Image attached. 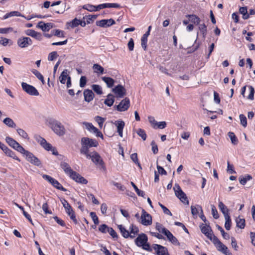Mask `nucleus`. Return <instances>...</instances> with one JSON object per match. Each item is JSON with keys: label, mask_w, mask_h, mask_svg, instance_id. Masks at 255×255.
I'll return each mask as SVG.
<instances>
[{"label": "nucleus", "mask_w": 255, "mask_h": 255, "mask_svg": "<svg viewBox=\"0 0 255 255\" xmlns=\"http://www.w3.org/2000/svg\"><path fill=\"white\" fill-rule=\"evenodd\" d=\"M165 235L167 237L168 240L173 244L175 245H179V243L177 239L172 235V234L169 230Z\"/></svg>", "instance_id": "obj_30"}, {"label": "nucleus", "mask_w": 255, "mask_h": 255, "mask_svg": "<svg viewBox=\"0 0 255 255\" xmlns=\"http://www.w3.org/2000/svg\"><path fill=\"white\" fill-rule=\"evenodd\" d=\"M92 90L98 95L103 94L102 88L99 85H93L92 86Z\"/></svg>", "instance_id": "obj_46"}, {"label": "nucleus", "mask_w": 255, "mask_h": 255, "mask_svg": "<svg viewBox=\"0 0 255 255\" xmlns=\"http://www.w3.org/2000/svg\"><path fill=\"white\" fill-rule=\"evenodd\" d=\"M129 237L131 239L134 238L135 237V235L137 234L139 232L138 228L134 226L133 225H131L129 228Z\"/></svg>", "instance_id": "obj_32"}, {"label": "nucleus", "mask_w": 255, "mask_h": 255, "mask_svg": "<svg viewBox=\"0 0 255 255\" xmlns=\"http://www.w3.org/2000/svg\"><path fill=\"white\" fill-rule=\"evenodd\" d=\"M140 223L144 226H149L152 224V217L144 209L142 210V214L140 217Z\"/></svg>", "instance_id": "obj_16"}, {"label": "nucleus", "mask_w": 255, "mask_h": 255, "mask_svg": "<svg viewBox=\"0 0 255 255\" xmlns=\"http://www.w3.org/2000/svg\"><path fill=\"white\" fill-rule=\"evenodd\" d=\"M225 219V228L226 230H229L231 226V219L230 216L224 217Z\"/></svg>", "instance_id": "obj_50"}, {"label": "nucleus", "mask_w": 255, "mask_h": 255, "mask_svg": "<svg viewBox=\"0 0 255 255\" xmlns=\"http://www.w3.org/2000/svg\"><path fill=\"white\" fill-rule=\"evenodd\" d=\"M32 72L39 80L43 83H44V78L39 71L36 70H33Z\"/></svg>", "instance_id": "obj_56"}, {"label": "nucleus", "mask_w": 255, "mask_h": 255, "mask_svg": "<svg viewBox=\"0 0 255 255\" xmlns=\"http://www.w3.org/2000/svg\"><path fill=\"white\" fill-rule=\"evenodd\" d=\"M153 248L156 251L158 255H169L167 249L163 246L157 244H154Z\"/></svg>", "instance_id": "obj_22"}, {"label": "nucleus", "mask_w": 255, "mask_h": 255, "mask_svg": "<svg viewBox=\"0 0 255 255\" xmlns=\"http://www.w3.org/2000/svg\"><path fill=\"white\" fill-rule=\"evenodd\" d=\"M249 88L250 89V92L248 98L249 99L253 100H254V97L255 90L254 87L252 86H249Z\"/></svg>", "instance_id": "obj_62"}, {"label": "nucleus", "mask_w": 255, "mask_h": 255, "mask_svg": "<svg viewBox=\"0 0 255 255\" xmlns=\"http://www.w3.org/2000/svg\"><path fill=\"white\" fill-rule=\"evenodd\" d=\"M136 133L139 136L142 138L143 140H145L147 136L145 131L143 129L141 128H138L136 131Z\"/></svg>", "instance_id": "obj_53"}, {"label": "nucleus", "mask_w": 255, "mask_h": 255, "mask_svg": "<svg viewBox=\"0 0 255 255\" xmlns=\"http://www.w3.org/2000/svg\"><path fill=\"white\" fill-rule=\"evenodd\" d=\"M87 82V78L85 76H82L80 79V86L83 88L85 86Z\"/></svg>", "instance_id": "obj_64"}, {"label": "nucleus", "mask_w": 255, "mask_h": 255, "mask_svg": "<svg viewBox=\"0 0 255 255\" xmlns=\"http://www.w3.org/2000/svg\"><path fill=\"white\" fill-rule=\"evenodd\" d=\"M119 229L120 230L122 236L125 238H128L129 237V232L122 225H118V226Z\"/></svg>", "instance_id": "obj_41"}, {"label": "nucleus", "mask_w": 255, "mask_h": 255, "mask_svg": "<svg viewBox=\"0 0 255 255\" xmlns=\"http://www.w3.org/2000/svg\"><path fill=\"white\" fill-rule=\"evenodd\" d=\"M109 228V227L106 224H102L99 227V230L103 233H106L108 232Z\"/></svg>", "instance_id": "obj_60"}, {"label": "nucleus", "mask_w": 255, "mask_h": 255, "mask_svg": "<svg viewBox=\"0 0 255 255\" xmlns=\"http://www.w3.org/2000/svg\"><path fill=\"white\" fill-rule=\"evenodd\" d=\"M155 228L159 232L162 233L164 235H165L168 231V230L165 228L161 224L158 223L156 224Z\"/></svg>", "instance_id": "obj_44"}, {"label": "nucleus", "mask_w": 255, "mask_h": 255, "mask_svg": "<svg viewBox=\"0 0 255 255\" xmlns=\"http://www.w3.org/2000/svg\"><path fill=\"white\" fill-rule=\"evenodd\" d=\"M85 156L87 159H91L96 165L101 166L102 168H105L103 160L98 152H90Z\"/></svg>", "instance_id": "obj_7"}, {"label": "nucleus", "mask_w": 255, "mask_h": 255, "mask_svg": "<svg viewBox=\"0 0 255 255\" xmlns=\"http://www.w3.org/2000/svg\"><path fill=\"white\" fill-rule=\"evenodd\" d=\"M60 167L63 170L65 174L75 182L83 184H87V180L77 172L73 170L67 163L61 162L60 163Z\"/></svg>", "instance_id": "obj_1"}, {"label": "nucleus", "mask_w": 255, "mask_h": 255, "mask_svg": "<svg viewBox=\"0 0 255 255\" xmlns=\"http://www.w3.org/2000/svg\"><path fill=\"white\" fill-rule=\"evenodd\" d=\"M115 102V97L112 94H109L107 98L104 101V104L107 105L108 107H111Z\"/></svg>", "instance_id": "obj_29"}, {"label": "nucleus", "mask_w": 255, "mask_h": 255, "mask_svg": "<svg viewBox=\"0 0 255 255\" xmlns=\"http://www.w3.org/2000/svg\"><path fill=\"white\" fill-rule=\"evenodd\" d=\"M211 209H212V214L213 217L216 219L219 218V214L218 213L217 209H216V207H215V206L214 205H211Z\"/></svg>", "instance_id": "obj_58"}, {"label": "nucleus", "mask_w": 255, "mask_h": 255, "mask_svg": "<svg viewBox=\"0 0 255 255\" xmlns=\"http://www.w3.org/2000/svg\"><path fill=\"white\" fill-rule=\"evenodd\" d=\"M198 25L200 33L202 35L203 38H205L207 34V26L205 23H200Z\"/></svg>", "instance_id": "obj_34"}, {"label": "nucleus", "mask_w": 255, "mask_h": 255, "mask_svg": "<svg viewBox=\"0 0 255 255\" xmlns=\"http://www.w3.org/2000/svg\"><path fill=\"white\" fill-rule=\"evenodd\" d=\"M84 96L85 100L90 102L93 100L94 94L92 90L87 89L84 91Z\"/></svg>", "instance_id": "obj_26"}, {"label": "nucleus", "mask_w": 255, "mask_h": 255, "mask_svg": "<svg viewBox=\"0 0 255 255\" xmlns=\"http://www.w3.org/2000/svg\"><path fill=\"white\" fill-rule=\"evenodd\" d=\"M228 135L229 137L231 139V140L232 141V143L234 144H237L238 143V139L237 137L236 136L234 133L232 132H229L228 133Z\"/></svg>", "instance_id": "obj_51"}, {"label": "nucleus", "mask_w": 255, "mask_h": 255, "mask_svg": "<svg viewBox=\"0 0 255 255\" xmlns=\"http://www.w3.org/2000/svg\"><path fill=\"white\" fill-rule=\"evenodd\" d=\"M213 243L219 252L225 255H232L228 248L221 243L218 238L214 239V241Z\"/></svg>", "instance_id": "obj_12"}, {"label": "nucleus", "mask_w": 255, "mask_h": 255, "mask_svg": "<svg viewBox=\"0 0 255 255\" xmlns=\"http://www.w3.org/2000/svg\"><path fill=\"white\" fill-rule=\"evenodd\" d=\"M5 141L7 144L12 148L17 150L21 154L24 152L25 149L21 146L18 142L9 136L5 137Z\"/></svg>", "instance_id": "obj_11"}, {"label": "nucleus", "mask_w": 255, "mask_h": 255, "mask_svg": "<svg viewBox=\"0 0 255 255\" xmlns=\"http://www.w3.org/2000/svg\"><path fill=\"white\" fill-rule=\"evenodd\" d=\"M95 120L98 123L99 127L102 128L103 125V123L105 121V119L97 116L95 117Z\"/></svg>", "instance_id": "obj_54"}, {"label": "nucleus", "mask_w": 255, "mask_h": 255, "mask_svg": "<svg viewBox=\"0 0 255 255\" xmlns=\"http://www.w3.org/2000/svg\"><path fill=\"white\" fill-rule=\"evenodd\" d=\"M219 208L224 215V217L230 216L229 214V209L221 201L219 202Z\"/></svg>", "instance_id": "obj_27"}, {"label": "nucleus", "mask_w": 255, "mask_h": 255, "mask_svg": "<svg viewBox=\"0 0 255 255\" xmlns=\"http://www.w3.org/2000/svg\"><path fill=\"white\" fill-rule=\"evenodd\" d=\"M25 33L26 35L28 36H30L32 37L36 38L37 39H39L41 37V34L39 33L32 29H27L25 31Z\"/></svg>", "instance_id": "obj_35"}, {"label": "nucleus", "mask_w": 255, "mask_h": 255, "mask_svg": "<svg viewBox=\"0 0 255 255\" xmlns=\"http://www.w3.org/2000/svg\"><path fill=\"white\" fill-rule=\"evenodd\" d=\"M82 8L84 9H86L90 12L96 11V6L91 4H87L83 5Z\"/></svg>", "instance_id": "obj_45"}, {"label": "nucleus", "mask_w": 255, "mask_h": 255, "mask_svg": "<svg viewBox=\"0 0 255 255\" xmlns=\"http://www.w3.org/2000/svg\"><path fill=\"white\" fill-rule=\"evenodd\" d=\"M217 227L218 229L221 232L223 237L225 239L228 240L230 238V236H229V234L228 233L225 232L224 230L221 227H220L219 225H217Z\"/></svg>", "instance_id": "obj_55"}, {"label": "nucleus", "mask_w": 255, "mask_h": 255, "mask_svg": "<svg viewBox=\"0 0 255 255\" xmlns=\"http://www.w3.org/2000/svg\"><path fill=\"white\" fill-rule=\"evenodd\" d=\"M52 34L58 37H64L65 36L64 32L60 29L53 30L52 31Z\"/></svg>", "instance_id": "obj_48"}, {"label": "nucleus", "mask_w": 255, "mask_h": 255, "mask_svg": "<svg viewBox=\"0 0 255 255\" xmlns=\"http://www.w3.org/2000/svg\"><path fill=\"white\" fill-rule=\"evenodd\" d=\"M130 158L132 160L133 162H134L136 164H137L138 165V166L140 169H141L140 164L138 160L137 153H134L131 154L130 155Z\"/></svg>", "instance_id": "obj_47"}, {"label": "nucleus", "mask_w": 255, "mask_h": 255, "mask_svg": "<svg viewBox=\"0 0 255 255\" xmlns=\"http://www.w3.org/2000/svg\"><path fill=\"white\" fill-rule=\"evenodd\" d=\"M129 106V99L128 98H125L116 106V109L118 111L124 112L128 109Z\"/></svg>", "instance_id": "obj_20"}, {"label": "nucleus", "mask_w": 255, "mask_h": 255, "mask_svg": "<svg viewBox=\"0 0 255 255\" xmlns=\"http://www.w3.org/2000/svg\"><path fill=\"white\" fill-rule=\"evenodd\" d=\"M115 23V20L112 18L109 19H102L96 22L97 25L101 27H108Z\"/></svg>", "instance_id": "obj_21"}, {"label": "nucleus", "mask_w": 255, "mask_h": 255, "mask_svg": "<svg viewBox=\"0 0 255 255\" xmlns=\"http://www.w3.org/2000/svg\"><path fill=\"white\" fill-rule=\"evenodd\" d=\"M237 227L240 229H244L245 227V220L239 216L236 219Z\"/></svg>", "instance_id": "obj_40"}, {"label": "nucleus", "mask_w": 255, "mask_h": 255, "mask_svg": "<svg viewBox=\"0 0 255 255\" xmlns=\"http://www.w3.org/2000/svg\"><path fill=\"white\" fill-rule=\"evenodd\" d=\"M42 177L43 179L46 180L48 181L49 183H50L54 187L57 188V189L62 190L63 191H66V189L64 188L61 184L59 183V182L54 179L53 178L51 177V176L46 175V174H43L42 175Z\"/></svg>", "instance_id": "obj_15"}, {"label": "nucleus", "mask_w": 255, "mask_h": 255, "mask_svg": "<svg viewBox=\"0 0 255 255\" xmlns=\"http://www.w3.org/2000/svg\"><path fill=\"white\" fill-rule=\"evenodd\" d=\"M173 190L176 197L184 204L188 205L189 202L186 194L182 190L181 187L178 184H175Z\"/></svg>", "instance_id": "obj_5"}, {"label": "nucleus", "mask_w": 255, "mask_h": 255, "mask_svg": "<svg viewBox=\"0 0 255 255\" xmlns=\"http://www.w3.org/2000/svg\"><path fill=\"white\" fill-rule=\"evenodd\" d=\"M191 213L193 216H197L199 212H203L202 207L199 205H197L196 206H191Z\"/></svg>", "instance_id": "obj_31"}, {"label": "nucleus", "mask_w": 255, "mask_h": 255, "mask_svg": "<svg viewBox=\"0 0 255 255\" xmlns=\"http://www.w3.org/2000/svg\"><path fill=\"white\" fill-rule=\"evenodd\" d=\"M147 236L143 233L138 235V237L135 240V244L138 247H141L144 250L151 252V249L149 244L147 243Z\"/></svg>", "instance_id": "obj_4"}, {"label": "nucleus", "mask_w": 255, "mask_h": 255, "mask_svg": "<svg viewBox=\"0 0 255 255\" xmlns=\"http://www.w3.org/2000/svg\"><path fill=\"white\" fill-rule=\"evenodd\" d=\"M149 31H146L145 33H144L141 37V46L144 50L146 48L147 46V37L149 36Z\"/></svg>", "instance_id": "obj_39"}, {"label": "nucleus", "mask_w": 255, "mask_h": 255, "mask_svg": "<svg viewBox=\"0 0 255 255\" xmlns=\"http://www.w3.org/2000/svg\"><path fill=\"white\" fill-rule=\"evenodd\" d=\"M112 92L115 94L116 97L122 98L126 95V89L122 85H118L112 89Z\"/></svg>", "instance_id": "obj_18"}, {"label": "nucleus", "mask_w": 255, "mask_h": 255, "mask_svg": "<svg viewBox=\"0 0 255 255\" xmlns=\"http://www.w3.org/2000/svg\"><path fill=\"white\" fill-rule=\"evenodd\" d=\"M37 26L41 29L43 31H48L53 26V24L51 23H44L43 21L38 22Z\"/></svg>", "instance_id": "obj_25"}, {"label": "nucleus", "mask_w": 255, "mask_h": 255, "mask_svg": "<svg viewBox=\"0 0 255 255\" xmlns=\"http://www.w3.org/2000/svg\"><path fill=\"white\" fill-rule=\"evenodd\" d=\"M16 131L18 135L20 136L21 137L24 138L29 139V137L28 134L26 133V132L22 128H18L16 129Z\"/></svg>", "instance_id": "obj_43"}, {"label": "nucleus", "mask_w": 255, "mask_h": 255, "mask_svg": "<svg viewBox=\"0 0 255 255\" xmlns=\"http://www.w3.org/2000/svg\"><path fill=\"white\" fill-rule=\"evenodd\" d=\"M32 40L29 37L22 36L17 40V45L21 48H27L32 44Z\"/></svg>", "instance_id": "obj_13"}, {"label": "nucleus", "mask_w": 255, "mask_h": 255, "mask_svg": "<svg viewBox=\"0 0 255 255\" xmlns=\"http://www.w3.org/2000/svg\"><path fill=\"white\" fill-rule=\"evenodd\" d=\"M149 122L151 124L152 127L154 128H156V126L157 125V122L155 121L154 117L149 116L148 117Z\"/></svg>", "instance_id": "obj_57"}, {"label": "nucleus", "mask_w": 255, "mask_h": 255, "mask_svg": "<svg viewBox=\"0 0 255 255\" xmlns=\"http://www.w3.org/2000/svg\"><path fill=\"white\" fill-rule=\"evenodd\" d=\"M94 72L97 74H103L104 72V69L98 64H94L93 66Z\"/></svg>", "instance_id": "obj_37"}, {"label": "nucleus", "mask_w": 255, "mask_h": 255, "mask_svg": "<svg viewBox=\"0 0 255 255\" xmlns=\"http://www.w3.org/2000/svg\"><path fill=\"white\" fill-rule=\"evenodd\" d=\"M90 216L92 218L94 223L95 224H99V219L98 217L96 215V213L95 212H92L90 213Z\"/></svg>", "instance_id": "obj_63"}, {"label": "nucleus", "mask_w": 255, "mask_h": 255, "mask_svg": "<svg viewBox=\"0 0 255 255\" xmlns=\"http://www.w3.org/2000/svg\"><path fill=\"white\" fill-rule=\"evenodd\" d=\"M114 125L116 126L117 128V132L120 137L123 136V129L125 126V122L122 120H117L114 123Z\"/></svg>", "instance_id": "obj_24"}, {"label": "nucleus", "mask_w": 255, "mask_h": 255, "mask_svg": "<svg viewBox=\"0 0 255 255\" xmlns=\"http://www.w3.org/2000/svg\"><path fill=\"white\" fill-rule=\"evenodd\" d=\"M58 56V54L56 51H53L50 53L48 56V60L49 61H52L55 58H57Z\"/></svg>", "instance_id": "obj_59"}, {"label": "nucleus", "mask_w": 255, "mask_h": 255, "mask_svg": "<svg viewBox=\"0 0 255 255\" xmlns=\"http://www.w3.org/2000/svg\"><path fill=\"white\" fill-rule=\"evenodd\" d=\"M227 172L230 174L236 173V171L234 170V166L230 164L229 162H227Z\"/></svg>", "instance_id": "obj_61"}, {"label": "nucleus", "mask_w": 255, "mask_h": 255, "mask_svg": "<svg viewBox=\"0 0 255 255\" xmlns=\"http://www.w3.org/2000/svg\"><path fill=\"white\" fill-rule=\"evenodd\" d=\"M59 81L62 84L67 83V87L69 88L71 86V78L68 76V70H64L61 74L59 78Z\"/></svg>", "instance_id": "obj_19"}, {"label": "nucleus", "mask_w": 255, "mask_h": 255, "mask_svg": "<svg viewBox=\"0 0 255 255\" xmlns=\"http://www.w3.org/2000/svg\"><path fill=\"white\" fill-rule=\"evenodd\" d=\"M3 123L7 127L11 128H15L16 124L14 121L9 118H6L3 120Z\"/></svg>", "instance_id": "obj_38"}, {"label": "nucleus", "mask_w": 255, "mask_h": 255, "mask_svg": "<svg viewBox=\"0 0 255 255\" xmlns=\"http://www.w3.org/2000/svg\"><path fill=\"white\" fill-rule=\"evenodd\" d=\"M200 227L202 233L213 242L214 241V239L217 238L214 235H213L210 226L207 225L206 224H202L200 225Z\"/></svg>", "instance_id": "obj_10"}, {"label": "nucleus", "mask_w": 255, "mask_h": 255, "mask_svg": "<svg viewBox=\"0 0 255 255\" xmlns=\"http://www.w3.org/2000/svg\"><path fill=\"white\" fill-rule=\"evenodd\" d=\"M97 15H86L83 17V19H86L87 24L90 23L91 21H94L97 18Z\"/></svg>", "instance_id": "obj_49"}, {"label": "nucleus", "mask_w": 255, "mask_h": 255, "mask_svg": "<svg viewBox=\"0 0 255 255\" xmlns=\"http://www.w3.org/2000/svg\"><path fill=\"white\" fill-rule=\"evenodd\" d=\"M186 17L189 18V21L195 25H198L201 22L200 18L194 14L187 15Z\"/></svg>", "instance_id": "obj_28"}, {"label": "nucleus", "mask_w": 255, "mask_h": 255, "mask_svg": "<svg viewBox=\"0 0 255 255\" xmlns=\"http://www.w3.org/2000/svg\"><path fill=\"white\" fill-rule=\"evenodd\" d=\"M83 125L85 126L87 130L92 133L96 134V136L103 138V135L102 133L99 130V129L94 127L92 124L87 122H83Z\"/></svg>", "instance_id": "obj_17"}, {"label": "nucleus", "mask_w": 255, "mask_h": 255, "mask_svg": "<svg viewBox=\"0 0 255 255\" xmlns=\"http://www.w3.org/2000/svg\"><path fill=\"white\" fill-rule=\"evenodd\" d=\"M61 203L65 209L66 213L70 216V219L73 220L76 224L78 223V221L76 218L75 213L73 210L71 206L65 199H61Z\"/></svg>", "instance_id": "obj_8"}, {"label": "nucleus", "mask_w": 255, "mask_h": 255, "mask_svg": "<svg viewBox=\"0 0 255 255\" xmlns=\"http://www.w3.org/2000/svg\"><path fill=\"white\" fill-rule=\"evenodd\" d=\"M46 123L57 135L62 136L65 134L66 129L59 121L52 118H49L46 120Z\"/></svg>", "instance_id": "obj_2"}, {"label": "nucleus", "mask_w": 255, "mask_h": 255, "mask_svg": "<svg viewBox=\"0 0 255 255\" xmlns=\"http://www.w3.org/2000/svg\"><path fill=\"white\" fill-rule=\"evenodd\" d=\"M21 87L22 90L27 94L31 96H38L39 92L37 89L32 85H29L25 82H22Z\"/></svg>", "instance_id": "obj_14"}, {"label": "nucleus", "mask_w": 255, "mask_h": 255, "mask_svg": "<svg viewBox=\"0 0 255 255\" xmlns=\"http://www.w3.org/2000/svg\"><path fill=\"white\" fill-rule=\"evenodd\" d=\"M252 179V177L249 174H247L245 176H240L239 178L240 183L242 185H245L248 181H249Z\"/></svg>", "instance_id": "obj_42"}, {"label": "nucleus", "mask_w": 255, "mask_h": 255, "mask_svg": "<svg viewBox=\"0 0 255 255\" xmlns=\"http://www.w3.org/2000/svg\"><path fill=\"white\" fill-rule=\"evenodd\" d=\"M22 154L25 156L26 159L31 164L36 166H41V162L40 160L37 157L35 156L31 152L25 149L24 152Z\"/></svg>", "instance_id": "obj_9"}, {"label": "nucleus", "mask_w": 255, "mask_h": 255, "mask_svg": "<svg viewBox=\"0 0 255 255\" xmlns=\"http://www.w3.org/2000/svg\"><path fill=\"white\" fill-rule=\"evenodd\" d=\"M81 144L80 153L85 155L90 153L89 148L97 147L99 144L98 142L96 139L87 137L81 138Z\"/></svg>", "instance_id": "obj_3"}, {"label": "nucleus", "mask_w": 255, "mask_h": 255, "mask_svg": "<svg viewBox=\"0 0 255 255\" xmlns=\"http://www.w3.org/2000/svg\"><path fill=\"white\" fill-rule=\"evenodd\" d=\"M35 139L37 142L46 150L51 151L54 155H58V152L56 150L51 144L47 142L46 140L40 136H36Z\"/></svg>", "instance_id": "obj_6"}, {"label": "nucleus", "mask_w": 255, "mask_h": 255, "mask_svg": "<svg viewBox=\"0 0 255 255\" xmlns=\"http://www.w3.org/2000/svg\"><path fill=\"white\" fill-rule=\"evenodd\" d=\"M102 79L106 83L108 88H112L115 84V80L111 77H103Z\"/></svg>", "instance_id": "obj_33"}, {"label": "nucleus", "mask_w": 255, "mask_h": 255, "mask_svg": "<svg viewBox=\"0 0 255 255\" xmlns=\"http://www.w3.org/2000/svg\"><path fill=\"white\" fill-rule=\"evenodd\" d=\"M3 152L5 153V154L10 157L13 158L15 160H16L18 161H20V160L19 158L15 155L14 152H13L11 150L9 149L7 147L6 148V149L3 151Z\"/></svg>", "instance_id": "obj_36"}, {"label": "nucleus", "mask_w": 255, "mask_h": 255, "mask_svg": "<svg viewBox=\"0 0 255 255\" xmlns=\"http://www.w3.org/2000/svg\"><path fill=\"white\" fill-rule=\"evenodd\" d=\"M241 124L245 128H246L247 126V120L246 117L243 115L241 114L239 116Z\"/></svg>", "instance_id": "obj_52"}, {"label": "nucleus", "mask_w": 255, "mask_h": 255, "mask_svg": "<svg viewBox=\"0 0 255 255\" xmlns=\"http://www.w3.org/2000/svg\"><path fill=\"white\" fill-rule=\"evenodd\" d=\"M120 8V4L117 3H106L99 4L96 6V11L105 8Z\"/></svg>", "instance_id": "obj_23"}]
</instances>
